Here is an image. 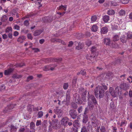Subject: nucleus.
<instances>
[{"mask_svg":"<svg viewBox=\"0 0 132 132\" xmlns=\"http://www.w3.org/2000/svg\"><path fill=\"white\" fill-rule=\"evenodd\" d=\"M103 88L105 90L107 89V87L104 85H102V86H98L95 88L94 90V93L95 96L96 97H97L98 94H99V97L100 98H102L103 97L105 91L103 89Z\"/></svg>","mask_w":132,"mask_h":132,"instance_id":"f257e3e1","label":"nucleus"},{"mask_svg":"<svg viewBox=\"0 0 132 132\" xmlns=\"http://www.w3.org/2000/svg\"><path fill=\"white\" fill-rule=\"evenodd\" d=\"M90 123L91 126L96 127L98 126L100 122L97 118L93 115H91L90 117Z\"/></svg>","mask_w":132,"mask_h":132,"instance_id":"f03ea898","label":"nucleus"},{"mask_svg":"<svg viewBox=\"0 0 132 132\" xmlns=\"http://www.w3.org/2000/svg\"><path fill=\"white\" fill-rule=\"evenodd\" d=\"M87 98L88 101V103H91L93 102L96 106H97L98 104L97 101L94 95L90 94L89 93H88Z\"/></svg>","mask_w":132,"mask_h":132,"instance_id":"7ed1b4c3","label":"nucleus"},{"mask_svg":"<svg viewBox=\"0 0 132 132\" xmlns=\"http://www.w3.org/2000/svg\"><path fill=\"white\" fill-rule=\"evenodd\" d=\"M52 121L50 122V125L54 129H57L58 128V123L59 122L58 119H52Z\"/></svg>","mask_w":132,"mask_h":132,"instance_id":"20e7f679","label":"nucleus"},{"mask_svg":"<svg viewBox=\"0 0 132 132\" xmlns=\"http://www.w3.org/2000/svg\"><path fill=\"white\" fill-rule=\"evenodd\" d=\"M69 114L71 117L73 119H76L77 115L76 111L74 109L71 110L69 111Z\"/></svg>","mask_w":132,"mask_h":132,"instance_id":"39448f33","label":"nucleus"},{"mask_svg":"<svg viewBox=\"0 0 132 132\" xmlns=\"http://www.w3.org/2000/svg\"><path fill=\"white\" fill-rule=\"evenodd\" d=\"M69 119L67 117L63 118L61 121V125L64 126H67Z\"/></svg>","mask_w":132,"mask_h":132,"instance_id":"423d86ee","label":"nucleus"},{"mask_svg":"<svg viewBox=\"0 0 132 132\" xmlns=\"http://www.w3.org/2000/svg\"><path fill=\"white\" fill-rule=\"evenodd\" d=\"M75 43L76 46V48L77 50H79L82 49L84 46V44L83 43L79 42L77 46L76 45V44L78 43L77 42L75 41Z\"/></svg>","mask_w":132,"mask_h":132,"instance_id":"0eeeda50","label":"nucleus"},{"mask_svg":"<svg viewBox=\"0 0 132 132\" xmlns=\"http://www.w3.org/2000/svg\"><path fill=\"white\" fill-rule=\"evenodd\" d=\"M54 112L55 113L58 115L59 117H61L62 115V111L61 109H55L54 110Z\"/></svg>","mask_w":132,"mask_h":132,"instance_id":"6e6552de","label":"nucleus"},{"mask_svg":"<svg viewBox=\"0 0 132 132\" xmlns=\"http://www.w3.org/2000/svg\"><path fill=\"white\" fill-rule=\"evenodd\" d=\"M9 127L10 129V131L11 132H16L18 128V127L14 126L13 124L11 125Z\"/></svg>","mask_w":132,"mask_h":132,"instance_id":"1a4fd4ad","label":"nucleus"},{"mask_svg":"<svg viewBox=\"0 0 132 132\" xmlns=\"http://www.w3.org/2000/svg\"><path fill=\"white\" fill-rule=\"evenodd\" d=\"M43 20L45 22H50L53 20V18L52 17H45L43 18Z\"/></svg>","mask_w":132,"mask_h":132,"instance_id":"9d476101","label":"nucleus"},{"mask_svg":"<svg viewBox=\"0 0 132 132\" xmlns=\"http://www.w3.org/2000/svg\"><path fill=\"white\" fill-rule=\"evenodd\" d=\"M127 39L126 36L125 35H122L120 38L121 42L123 43H126L127 42Z\"/></svg>","mask_w":132,"mask_h":132,"instance_id":"9b49d317","label":"nucleus"},{"mask_svg":"<svg viewBox=\"0 0 132 132\" xmlns=\"http://www.w3.org/2000/svg\"><path fill=\"white\" fill-rule=\"evenodd\" d=\"M51 42H61L64 45H65V43L63 42V41H62L61 40L59 39H58L57 38H52L51 40Z\"/></svg>","mask_w":132,"mask_h":132,"instance_id":"f8f14e48","label":"nucleus"},{"mask_svg":"<svg viewBox=\"0 0 132 132\" xmlns=\"http://www.w3.org/2000/svg\"><path fill=\"white\" fill-rule=\"evenodd\" d=\"M26 38L25 36H21L19 37L17 39V41L20 43H21L23 42Z\"/></svg>","mask_w":132,"mask_h":132,"instance_id":"ddd939ff","label":"nucleus"},{"mask_svg":"<svg viewBox=\"0 0 132 132\" xmlns=\"http://www.w3.org/2000/svg\"><path fill=\"white\" fill-rule=\"evenodd\" d=\"M111 41L109 38H105L104 40V43L105 44L107 45L110 46Z\"/></svg>","mask_w":132,"mask_h":132,"instance_id":"4468645a","label":"nucleus"},{"mask_svg":"<svg viewBox=\"0 0 132 132\" xmlns=\"http://www.w3.org/2000/svg\"><path fill=\"white\" fill-rule=\"evenodd\" d=\"M43 29H41L39 30H37L35 31L34 33V36H36L40 35L43 31Z\"/></svg>","mask_w":132,"mask_h":132,"instance_id":"2eb2a0df","label":"nucleus"},{"mask_svg":"<svg viewBox=\"0 0 132 132\" xmlns=\"http://www.w3.org/2000/svg\"><path fill=\"white\" fill-rule=\"evenodd\" d=\"M108 31V28L107 27H104L101 29V34H104L106 33Z\"/></svg>","mask_w":132,"mask_h":132,"instance_id":"dca6fc26","label":"nucleus"},{"mask_svg":"<svg viewBox=\"0 0 132 132\" xmlns=\"http://www.w3.org/2000/svg\"><path fill=\"white\" fill-rule=\"evenodd\" d=\"M73 126L74 127L78 128L80 126L79 122L78 120H75L73 123Z\"/></svg>","mask_w":132,"mask_h":132,"instance_id":"f3484780","label":"nucleus"},{"mask_svg":"<svg viewBox=\"0 0 132 132\" xmlns=\"http://www.w3.org/2000/svg\"><path fill=\"white\" fill-rule=\"evenodd\" d=\"M47 70H53L54 69V68L56 66V65L55 64H50L49 65H47Z\"/></svg>","mask_w":132,"mask_h":132,"instance_id":"a211bd4d","label":"nucleus"},{"mask_svg":"<svg viewBox=\"0 0 132 132\" xmlns=\"http://www.w3.org/2000/svg\"><path fill=\"white\" fill-rule=\"evenodd\" d=\"M13 70V69L11 68L6 70L4 71V74L5 75H8L10 74L12 72Z\"/></svg>","mask_w":132,"mask_h":132,"instance_id":"6ab92c4d","label":"nucleus"},{"mask_svg":"<svg viewBox=\"0 0 132 132\" xmlns=\"http://www.w3.org/2000/svg\"><path fill=\"white\" fill-rule=\"evenodd\" d=\"M86 91L85 90L82 94L81 99L84 102L86 101Z\"/></svg>","mask_w":132,"mask_h":132,"instance_id":"aec40b11","label":"nucleus"},{"mask_svg":"<svg viewBox=\"0 0 132 132\" xmlns=\"http://www.w3.org/2000/svg\"><path fill=\"white\" fill-rule=\"evenodd\" d=\"M126 35L128 39H130L132 38V33L128 32L126 34Z\"/></svg>","mask_w":132,"mask_h":132,"instance_id":"412c9836","label":"nucleus"},{"mask_svg":"<svg viewBox=\"0 0 132 132\" xmlns=\"http://www.w3.org/2000/svg\"><path fill=\"white\" fill-rule=\"evenodd\" d=\"M115 42L111 41L109 46L113 48H116L117 47L118 45Z\"/></svg>","mask_w":132,"mask_h":132,"instance_id":"4be33fe9","label":"nucleus"},{"mask_svg":"<svg viewBox=\"0 0 132 132\" xmlns=\"http://www.w3.org/2000/svg\"><path fill=\"white\" fill-rule=\"evenodd\" d=\"M119 39V37L117 35H115L113 37V41H117Z\"/></svg>","mask_w":132,"mask_h":132,"instance_id":"5701e85b","label":"nucleus"},{"mask_svg":"<svg viewBox=\"0 0 132 132\" xmlns=\"http://www.w3.org/2000/svg\"><path fill=\"white\" fill-rule=\"evenodd\" d=\"M76 102L79 104H81L82 103V101L81 100L80 97V96H78L76 98Z\"/></svg>","mask_w":132,"mask_h":132,"instance_id":"b1692460","label":"nucleus"},{"mask_svg":"<svg viewBox=\"0 0 132 132\" xmlns=\"http://www.w3.org/2000/svg\"><path fill=\"white\" fill-rule=\"evenodd\" d=\"M109 17L107 15H105L103 17V20L105 22H107L109 20Z\"/></svg>","mask_w":132,"mask_h":132,"instance_id":"393cba45","label":"nucleus"},{"mask_svg":"<svg viewBox=\"0 0 132 132\" xmlns=\"http://www.w3.org/2000/svg\"><path fill=\"white\" fill-rule=\"evenodd\" d=\"M12 29L11 27H7L6 29L5 32L7 33L12 32Z\"/></svg>","mask_w":132,"mask_h":132,"instance_id":"a878e982","label":"nucleus"},{"mask_svg":"<svg viewBox=\"0 0 132 132\" xmlns=\"http://www.w3.org/2000/svg\"><path fill=\"white\" fill-rule=\"evenodd\" d=\"M94 107V105L93 103H88L87 107L90 110H92L93 108Z\"/></svg>","mask_w":132,"mask_h":132,"instance_id":"bb28decb","label":"nucleus"},{"mask_svg":"<svg viewBox=\"0 0 132 132\" xmlns=\"http://www.w3.org/2000/svg\"><path fill=\"white\" fill-rule=\"evenodd\" d=\"M108 14L110 15H112L114 14V11L113 10H110L108 11Z\"/></svg>","mask_w":132,"mask_h":132,"instance_id":"cd10ccee","label":"nucleus"},{"mask_svg":"<svg viewBox=\"0 0 132 132\" xmlns=\"http://www.w3.org/2000/svg\"><path fill=\"white\" fill-rule=\"evenodd\" d=\"M86 57L87 59L91 60L93 58H94L95 57V56H92V55H90V54L88 53L87 54Z\"/></svg>","mask_w":132,"mask_h":132,"instance_id":"c85d7f7f","label":"nucleus"},{"mask_svg":"<svg viewBox=\"0 0 132 132\" xmlns=\"http://www.w3.org/2000/svg\"><path fill=\"white\" fill-rule=\"evenodd\" d=\"M12 106V105H10L9 106L5 108V111L6 112H10L11 110V108Z\"/></svg>","mask_w":132,"mask_h":132,"instance_id":"c756f323","label":"nucleus"},{"mask_svg":"<svg viewBox=\"0 0 132 132\" xmlns=\"http://www.w3.org/2000/svg\"><path fill=\"white\" fill-rule=\"evenodd\" d=\"M52 61L53 62H60L62 60V58H53L52 59Z\"/></svg>","mask_w":132,"mask_h":132,"instance_id":"7c9ffc66","label":"nucleus"},{"mask_svg":"<svg viewBox=\"0 0 132 132\" xmlns=\"http://www.w3.org/2000/svg\"><path fill=\"white\" fill-rule=\"evenodd\" d=\"M97 27L95 25H93L92 28V31L95 32H96L97 30Z\"/></svg>","mask_w":132,"mask_h":132,"instance_id":"2f4dec72","label":"nucleus"},{"mask_svg":"<svg viewBox=\"0 0 132 132\" xmlns=\"http://www.w3.org/2000/svg\"><path fill=\"white\" fill-rule=\"evenodd\" d=\"M66 96L67 101H69L70 99V94L69 92L68 91L67 92Z\"/></svg>","mask_w":132,"mask_h":132,"instance_id":"473e14b6","label":"nucleus"},{"mask_svg":"<svg viewBox=\"0 0 132 132\" xmlns=\"http://www.w3.org/2000/svg\"><path fill=\"white\" fill-rule=\"evenodd\" d=\"M7 18L6 16L5 15H3L1 19V21L2 22H4L7 20Z\"/></svg>","mask_w":132,"mask_h":132,"instance_id":"72a5a7b5","label":"nucleus"},{"mask_svg":"<svg viewBox=\"0 0 132 132\" xmlns=\"http://www.w3.org/2000/svg\"><path fill=\"white\" fill-rule=\"evenodd\" d=\"M97 19V17L95 15L92 16L91 18V21L92 22L95 21Z\"/></svg>","mask_w":132,"mask_h":132,"instance_id":"f704fd0d","label":"nucleus"},{"mask_svg":"<svg viewBox=\"0 0 132 132\" xmlns=\"http://www.w3.org/2000/svg\"><path fill=\"white\" fill-rule=\"evenodd\" d=\"M129 85L126 83H124L123 84L122 88L124 90H126L128 88Z\"/></svg>","mask_w":132,"mask_h":132,"instance_id":"c9c22d12","label":"nucleus"},{"mask_svg":"<svg viewBox=\"0 0 132 132\" xmlns=\"http://www.w3.org/2000/svg\"><path fill=\"white\" fill-rule=\"evenodd\" d=\"M119 14L120 16H123L125 14V12L124 10H121L119 12Z\"/></svg>","mask_w":132,"mask_h":132,"instance_id":"e433bc0d","label":"nucleus"},{"mask_svg":"<svg viewBox=\"0 0 132 132\" xmlns=\"http://www.w3.org/2000/svg\"><path fill=\"white\" fill-rule=\"evenodd\" d=\"M42 126L44 128H46L47 127V120H44L42 123Z\"/></svg>","mask_w":132,"mask_h":132,"instance_id":"4c0bfd02","label":"nucleus"},{"mask_svg":"<svg viewBox=\"0 0 132 132\" xmlns=\"http://www.w3.org/2000/svg\"><path fill=\"white\" fill-rule=\"evenodd\" d=\"M87 121L88 117L86 116H84L83 118V122L84 123H86L87 122Z\"/></svg>","mask_w":132,"mask_h":132,"instance_id":"58836bf2","label":"nucleus"},{"mask_svg":"<svg viewBox=\"0 0 132 132\" xmlns=\"http://www.w3.org/2000/svg\"><path fill=\"white\" fill-rule=\"evenodd\" d=\"M91 51L92 54H94L96 53V49L95 46L92 47L91 48Z\"/></svg>","mask_w":132,"mask_h":132,"instance_id":"ea45409f","label":"nucleus"},{"mask_svg":"<svg viewBox=\"0 0 132 132\" xmlns=\"http://www.w3.org/2000/svg\"><path fill=\"white\" fill-rule=\"evenodd\" d=\"M72 107L75 109H76L77 107V104L74 103H72L71 104Z\"/></svg>","mask_w":132,"mask_h":132,"instance_id":"a19ab883","label":"nucleus"},{"mask_svg":"<svg viewBox=\"0 0 132 132\" xmlns=\"http://www.w3.org/2000/svg\"><path fill=\"white\" fill-rule=\"evenodd\" d=\"M115 92L116 95L117 94H119V93L120 92V91L119 90V87H117L115 88Z\"/></svg>","mask_w":132,"mask_h":132,"instance_id":"79ce46f5","label":"nucleus"},{"mask_svg":"<svg viewBox=\"0 0 132 132\" xmlns=\"http://www.w3.org/2000/svg\"><path fill=\"white\" fill-rule=\"evenodd\" d=\"M43 112L42 111L39 112L38 114V117L39 118H41L43 116Z\"/></svg>","mask_w":132,"mask_h":132,"instance_id":"37998d69","label":"nucleus"},{"mask_svg":"<svg viewBox=\"0 0 132 132\" xmlns=\"http://www.w3.org/2000/svg\"><path fill=\"white\" fill-rule=\"evenodd\" d=\"M66 6H62L61 5L60 6L59 8V9H63L64 11H66Z\"/></svg>","mask_w":132,"mask_h":132,"instance_id":"c03bdc74","label":"nucleus"},{"mask_svg":"<svg viewBox=\"0 0 132 132\" xmlns=\"http://www.w3.org/2000/svg\"><path fill=\"white\" fill-rule=\"evenodd\" d=\"M42 124L41 121L40 120H37L36 121V125L37 126L40 125Z\"/></svg>","mask_w":132,"mask_h":132,"instance_id":"a18cd8bd","label":"nucleus"},{"mask_svg":"<svg viewBox=\"0 0 132 132\" xmlns=\"http://www.w3.org/2000/svg\"><path fill=\"white\" fill-rule=\"evenodd\" d=\"M110 93L111 95H112V96L114 97H115L116 96L115 91H114L113 90V91H112Z\"/></svg>","mask_w":132,"mask_h":132,"instance_id":"49530a36","label":"nucleus"},{"mask_svg":"<svg viewBox=\"0 0 132 132\" xmlns=\"http://www.w3.org/2000/svg\"><path fill=\"white\" fill-rule=\"evenodd\" d=\"M92 44V42L89 40H87L86 42V44L88 46H90Z\"/></svg>","mask_w":132,"mask_h":132,"instance_id":"de8ad7c7","label":"nucleus"},{"mask_svg":"<svg viewBox=\"0 0 132 132\" xmlns=\"http://www.w3.org/2000/svg\"><path fill=\"white\" fill-rule=\"evenodd\" d=\"M68 87V83H65L63 85V88L64 89H67Z\"/></svg>","mask_w":132,"mask_h":132,"instance_id":"09e8293b","label":"nucleus"},{"mask_svg":"<svg viewBox=\"0 0 132 132\" xmlns=\"http://www.w3.org/2000/svg\"><path fill=\"white\" fill-rule=\"evenodd\" d=\"M25 130V129L23 127H21L19 129V132H24Z\"/></svg>","mask_w":132,"mask_h":132,"instance_id":"8fccbe9b","label":"nucleus"},{"mask_svg":"<svg viewBox=\"0 0 132 132\" xmlns=\"http://www.w3.org/2000/svg\"><path fill=\"white\" fill-rule=\"evenodd\" d=\"M34 15V14H30V15H28V16L27 17H26V16H24V17H23V18H22V19H26V18H29V17H32V16H33Z\"/></svg>","mask_w":132,"mask_h":132,"instance_id":"3c124183","label":"nucleus"},{"mask_svg":"<svg viewBox=\"0 0 132 132\" xmlns=\"http://www.w3.org/2000/svg\"><path fill=\"white\" fill-rule=\"evenodd\" d=\"M14 28L17 30H19L20 27L17 25H15L14 26Z\"/></svg>","mask_w":132,"mask_h":132,"instance_id":"603ef678","label":"nucleus"},{"mask_svg":"<svg viewBox=\"0 0 132 132\" xmlns=\"http://www.w3.org/2000/svg\"><path fill=\"white\" fill-rule=\"evenodd\" d=\"M86 73L85 70H81L80 71V74L82 75H85Z\"/></svg>","mask_w":132,"mask_h":132,"instance_id":"864d4df0","label":"nucleus"},{"mask_svg":"<svg viewBox=\"0 0 132 132\" xmlns=\"http://www.w3.org/2000/svg\"><path fill=\"white\" fill-rule=\"evenodd\" d=\"M30 127L32 128L34 127L35 126V124L33 122H31L30 125Z\"/></svg>","mask_w":132,"mask_h":132,"instance_id":"5fc2aeb1","label":"nucleus"},{"mask_svg":"<svg viewBox=\"0 0 132 132\" xmlns=\"http://www.w3.org/2000/svg\"><path fill=\"white\" fill-rule=\"evenodd\" d=\"M24 64H16L15 65V66L16 67H22L24 65Z\"/></svg>","mask_w":132,"mask_h":132,"instance_id":"6e6d98bb","label":"nucleus"},{"mask_svg":"<svg viewBox=\"0 0 132 132\" xmlns=\"http://www.w3.org/2000/svg\"><path fill=\"white\" fill-rule=\"evenodd\" d=\"M81 132H87L85 127H83L81 128Z\"/></svg>","mask_w":132,"mask_h":132,"instance_id":"4d7b16f0","label":"nucleus"},{"mask_svg":"<svg viewBox=\"0 0 132 132\" xmlns=\"http://www.w3.org/2000/svg\"><path fill=\"white\" fill-rule=\"evenodd\" d=\"M9 38L10 39H12V32H10L7 34Z\"/></svg>","mask_w":132,"mask_h":132,"instance_id":"13d9d810","label":"nucleus"},{"mask_svg":"<svg viewBox=\"0 0 132 132\" xmlns=\"http://www.w3.org/2000/svg\"><path fill=\"white\" fill-rule=\"evenodd\" d=\"M24 24L26 26H28L29 25L28 21L27 20L25 21L24 22Z\"/></svg>","mask_w":132,"mask_h":132,"instance_id":"bf43d9fd","label":"nucleus"},{"mask_svg":"<svg viewBox=\"0 0 132 132\" xmlns=\"http://www.w3.org/2000/svg\"><path fill=\"white\" fill-rule=\"evenodd\" d=\"M73 44V43L72 41L70 42L68 45V46L69 47H71Z\"/></svg>","mask_w":132,"mask_h":132,"instance_id":"052dcab7","label":"nucleus"},{"mask_svg":"<svg viewBox=\"0 0 132 132\" xmlns=\"http://www.w3.org/2000/svg\"><path fill=\"white\" fill-rule=\"evenodd\" d=\"M84 91V89L83 88L81 87L79 88V92L80 93H82Z\"/></svg>","mask_w":132,"mask_h":132,"instance_id":"680f3d73","label":"nucleus"},{"mask_svg":"<svg viewBox=\"0 0 132 132\" xmlns=\"http://www.w3.org/2000/svg\"><path fill=\"white\" fill-rule=\"evenodd\" d=\"M27 37L28 39H30L31 40H32V36L31 34H28Z\"/></svg>","mask_w":132,"mask_h":132,"instance_id":"e2e57ef3","label":"nucleus"},{"mask_svg":"<svg viewBox=\"0 0 132 132\" xmlns=\"http://www.w3.org/2000/svg\"><path fill=\"white\" fill-rule=\"evenodd\" d=\"M33 78V77L32 76H30L27 78V81H29L30 80L32 79Z\"/></svg>","mask_w":132,"mask_h":132,"instance_id":"0e129e2a","label":"nucleus"},{"mask_svg":"<svg viewBox=\"0 0 132 132\" xmlns=\"http://www.w3.org/2000/svg\"><path fill=\"white\" fill-rule=\"evenodd\" d=\"M82 107L80 106L79 107L78 109V111L79 113H81L82 111Z\"/></svg>","mask_w":132,"mask_h":132,"instance_id":"69168bd1","label":"nucleus"},{"mask_svg":"<svg viewBox=\"0 0 132 132\" xmlns=\"http://www.w3.org/2000/svg\"><path fill=\"white\" fill-rule=\"evenodd\" d=\"M33 106V105H31V106H29L28 107V111H31L32 110V107Z\"/></svg>","mask_w":132,"mask_h":132,"instance_id":"338daca9","label":"nucleus"},{"mask_svg":"<svg viewBox=\"0 0 132 132\" xmlns=\"http://www.w3.org/2000/svg\"><path fill=\"white\" fill-rule=\"evenodd\" d=\"M19 35V32L16 31H15L13 35L14 36H16Z\"/></svg>","mask_w":132,"mask_h":132,"instance_id":"774afa93","label":"nucleus"}]
</instances>
